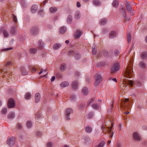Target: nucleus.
<instances>
[{"label":"nucleus","instance_id":"1","mask_svg":"<svg viewBox=\"0 0 147 147\" xmlns=\"http://www.w3.org/2000/svg\"><path fill=\"white\" fill-rule=\"evenodd\" d=\"M132 63L130 61L128 66L127 67L124 73V76L123 77H124V80L123 83L121 85V87L122 88V90H126L127 89H125L127 86L128 85L130 86H132L133 84V82L132 80H126V78H130L132 77L133 75V69L132 68Z\"/></svg>","mask_w":147,"mask_h":147},{"label":"nucleus","instance_id":"2","mask_svg":"<svg viewBox=\"0 0 147 147\" xmlns=\"http://www.w3.org/2000/svg\"><path fill=\"white\" fill-rule=\"evenodd\" d=\"M15 138L14 137H9L7 141V144L10 146L13 145L15 142Z\"/></svg>","mask_w":147,"mask_h":147},{"label":"nucleus","instance_id":"3","mask_svg":"<svg viewBox=\"0 0 147 147\" xmlns=\"http://www.w3.org/2000/svg\"><path fill=\"white\" fill-rule=\"evenodd\" d=\"M69 55H73L74 54L75 59L79 60L81 56L80 54L77 52H74L73 51H70L69 53Z\"/></svg>","mask_w":147,"mask_h":147},{"label":"nucleus","instance_id":"4","mask_svg":"<svg viewBox=\"0 0 147 147\" xmlns=\"http://www.w3.org/2000/svg\"><path fill=\"white\" fill-rule=\"evenodd\" d=\"M95 80L94 83L95 86H97L99 85L102 80V77L99 74H96L95 76Z\"/></svg>","mask_w":147,"mask_h":147},{"label":"nucleus","instance_id":"5","mask_svg":"<svg viewBox=\"0 0 147 147\" xmlns=\"http://www.w3.org/2000/svg\"><path fill=\"white\" fill-rule=\"evenodd\" d=\"M119 69V63L114 64L111 68V71L112 73H114L118 71Z\"/></svg>","mask_w":147,"mask_h":147},{"label":"nucleus","instance_id":"6","mask_svg":"<svg viewBox=\"0 0 147 147\" xmlns=\"http://www.w3.org/2000/svg\"><path fill=\"white\" fill-rule=\"evenodd\" d=\"M73 112V110L70 108H67L65 112V116L67 119L68 120L70 119V115L72 114Z\"/></svg>","mask_w":147,"mask_h":147},{"label":"nucleus","instance_id":"7","mask_svg":"<svg viewBox=\"0 0 147 147\" xmlns=\"http://www.w3.org/2000/svg\"><path fill=\"white\" fill-rule=\"evenodd\" d=\"M82 140L84 144L87 145L89 144L91 142L90 138L87 136H83Z\"/></svg>","mask_w":147,"mask_h":147},{"label":"nucleus","instance_id":"8","mask_svg":"<svg viewBox=\"0 0 147 147\" xmlns=\"http://www.w3.org/2000/svg\"><path fill=\"white\" fill-rule=\"evenodd\" d=\"M15 106V102L13 99L10 98L8 101V107L9 108L14 107Z\"/></svg>","mask_w":147,"mask_h":147},{"label":"nucleus","instance_id":"9","mask_svg":"<svg viewBox=\"0 0 147 147\" xmlns=\"http://www.w3.org/2000/svg\"><path fill=\"white\" fill-rule=\"evenodd\" d=\"M133 136L134 139L136 141H140L141 139V138L138 133L134 132L133 133Z\"/></svg>","mask_w":147,"mask_h":147},{"label":"nucleus","instance_id":"10","mask_svg":"<svg viewBox=\"0 0 147 147\" xmlns=\"http://www.w3.org/2000/svg\"><path fill=\"white\" fill-rule=\"evenodd\" d=\"M4 76L6 77V78L9 79H10L12 81L14 79V76H12V75H11L10 73L9 72H7Z\"/></svg>","mask_w":147,"mask_h":147},{"label":"nucleus","instance_id":"11","mask_svg":"<svg viewBox=\"0 0 147 147\" xmlns=\"http://www.w3.org/2000/svg\"><path fill=\"white\" fill-rule=\"evenodd\" d=\"M17 28V26L14 24L10 30V32L12 34H15L17 32L16 29Z\"/></svg>","mask_w":147,"mask_h":147},{"label":"nucleus","instance_id":"12","mask_svg":"<svg viewBox=\"0 0 147 147\" xmlns=\"http://www.w3.org/2000/svg\"><path fill=\"white\" fill-rule=\"evenodd\" d=\"M38 9V6L36 5H33L30 9L31 11L33 13H35Z\"/></svg>","mask_w":147,"mask_h":147},{"label":"nucleus","instance_id":"13","mask_svg":"<svg viewBox=\"0 0 147 147\" xmlns=\"http://www.w3.org/2000/svg\"><path fill=\"white\" fill-rule=\"evenodd\" d=\"M38 29L36 27L32 28L31 30V32L33 35H35L37 33Z\"/></svg>","mask_w":147,"mask_h":147},{"label":"nucleus","instance_id":"14","mask_svg":"<svg viewBox=\"0 0 147 147\" xmlns=\"http://www.w3.org/2000/svg\"><path fill=\"white\" fill-rule=\"evenodd\" d=\"M82 32L80 30H77L75 34V37L76 38H78L80 37L82 34Z\"/></svg>","mask_w":147,"mask_h":147},{"label":"nucleus","instance_id":"15","mask_svg":"<svg viewBox=\"0 0 147 147\" xmlns=\"http://www.w3.org/2000/svg\"><path fill=\"white\" fill-rule=\"evenodd\" d=\"M15 117L14 113L13 112H9L7 115V118L8 119H12L14 118Z\"/></svg>","mask_w":147,"mask_h":147},{"label":"nucleus","instance_id":"16","mask_svg":"<svg viewBox=\"0 0 147 147\" xmlns=\"http://www.w3.org/2000/svg\"><path fill=\"white\" fill-rule=\"evenodd\" d=\"M113 124L112 123L111 124V127H107V128H104L103 129V131H105L106 132H109L110 133L111 132L112 128L113 127Z\"/></svg>","mask_w":147,"mask_h":147},{"label":"nucleus","instance_id":"17","mask_svg":"<svg viewBox=\"0 0 147 147\" xmlns=\"http://www.w3.org/2000/svg\"><path fill=\"white\" fill-rule=\"evenodd\" d=\"M69 85V84L68 82L64 81L61 83L60 86L62 88H65L68 86Z\"/></svg>","mask_w":147,"mask_h":147},{"label":"nucleus","instance_id":"18","mask_svg":"<svg viewBox=\"0 0 147 147\" xmlns=\"http://www.w3.org/2000/svg\"><path fill=\"white\" fill-rule=\"evenodd\" d=\"M116 36V33L114 31H111L109 34V37L111 38H113Z\"/></svg>","mask_w":147,"mask_h":147},{"label":"nucleus","instance_id":"19","mask_svg":"<svg viewBox=\"0 0 147 147\" xmlns=\"http://www.w3.org/2000/svg\"><path fill=\"white\" fill-rule=\"evenodd\" d=\"M40 95L39 93H36L35 94V102L37 103L38 102L40 99Z\"/></svg>","mask_w":147,"mask_h":147},{"label":"nucleus","instance_id":"20","mask_svg":"<svg viewBox=\"0 0 147 147\" xmlns=\"http://www.w3.org/2000/svg\"><path fill=\"white\" fill-rule=\"evenodd\" d=\"M66 28L65 27L63 26L60 28L59 32L61 34H63L66 32Z\"/></svg>","mask_w":147,"mask_h":147},{"label":"nucleus","instance_id":"21","mask_svg":"<svg viewBox=\"0 0 147 147\" xmlns=\"http://www.w3.org/2000/svg\"><path fill=\"white\" fill-rule=\"evenodd\" d=\"M72 16L69 15H68L67 19V22L68 24H70L72 22Z\"/></svg>","mask_w":147,"mask_h":147},{"label":"nucleus","instance_id":"22","mask_svg":"<svg viewBox=\"0 0 147 147\" xmlns=\"http://www.w3.org/2000/svg\"><path fill=\"white\" fill-rule=\"evenodd\" d=\"M81 17V15L79 12L76 11L74 17L76 19L78 20Z\"/></svg>","mask_w":147,"mask_h":147},{"label":"nucleus","instance_id":"23","mask_svg":"<svg viewBox=\"0 0 147 147\" xmlns=\"http://www.w3.org/2000/svg\"><path fill=\"white\" fill-rule=\"evenodd\" d=\"M107 20L105 18L102 19L100 20V24L101 25H104L107 23Z\"/></svg>","mask_w":147,"mask_h":147},{"label":"nucleus","instance_id":"24","mask_svg":"<svg viewBox=\"0 0 147 147\" xmlns=\"http://www.w3.org/2000/svg\"><path fill=\"white\" fill-rule=\"evenodd\" d=\"M125 7L127 8V10L129 12L131 11L132 10V8L131 6L127 2L125 5Z\"/></svg>","mask_w":147,"mask_h":147},{"label":"nucleus","instance_id":"25","mask_svg":"<svg viewBox=\"0 0 147 147\" xmlns=\"http://www.w3.org/2000/svg\"><path fill=\"white\" fill-rule=\"evenodd\" d=\"M141 57L143 59H146L147 58V52L145 51L142 53L141 55Z\"/></svg>","mask_w":147,"mask_h":147},{"label":"nucleus","instance_id":"26","mask_svg":"<svg viewBox=\"0 0 147 147\" xmlns=\"http://www.w3.org/2000/svg\"><path fill=\"white\" fill-rule=\"evenodd\" d=\"M82 92L84 95H87L88 93V90L87 88L85 87L82 89Z\"/></svg>","mask_w":147,"mask_h":147},{"label":"nucleus","instance_id":"27","mask_svg":"<svg viewBox=\"0 0 147 147\" xmlns=\"http://www.w3.org/2000/svg\"><path fill=\"white\" fill-rule=\"evenodd\" d=\"M38 44L40 49H41L44 47V43L41 40H40L38 41Z\"/></svg>","mask_w":147,"mask_h":147},{"label":"nucleus","instance_id":"28","mask_svg":"<svg viewBox=\"0 0 147 147\" xmlns=\"http://www.w3.org/2000/svg\"><path fill=\"white\" fill-rule=\"evenodd\" d=\"M7 112V108H3L1 111V113L3 115H5L6 113Z\"/></svg>","mask_w":147,"mask_h":147},{"label":"nucleus","instance_id":"29","mask_svg":"<svg viewBox=\"0 0 147 147\" xmlns=\"http://www.w3.org/2000/svg\"><path fill=\"white\" fill-rule=\"evenodd\" d=\"M78 85V82L76 81H74L73 82L72 84V86L74 89H76L77 88Z\"/></svg>","mask_w":147,"mask_h":147},{"label":"nucleus","instance_id":"30","mask_svg":"<svg viewBox=\"0 0 147 147\" xmlns=\"http://www.w3.org/2000/svg\"><path fill=\"white\" fill-rule=\"evenodd\" d=\"M66 68V66L65 64L64 63H62L60 67V69L61 71H63Z\"/></svg>","mask_w":147,"mask_h":147},{"label":"nucleus","instance_id":"31","mask_svg":"<svg viewBox=\"0 0 147 147\" xmlns=\"http://www.w3.org/2000/svg\"><path fill=\"white\" fill-rule=\"evenodd\" d=\"M119 4L118 2L116 0L114 1L112 3V5L113 7H117L118 6Z\"/></svg>","mask_w":147,"mask_h":147},{"label":"nucleus","instance_id":"32","mask_svg":"<svg viewBox=\"0 0 147 147\" xmlns=\"http://www.w3.org/2000/svg\"><path fill=\"white\" fill-rule=\"evenodd\" d=\"M92 2L96 6L100 5L101 4L100 2L98 0H94Z\"/></svg>","mask_w":147,"mask_h":147},{"label":"nucleus","instance_id":"33","mask_svg":"<svg viewBox=\"0 0 147 147\" xmlns=\"http://www.w3.org/2000/svg\"><path fill=\"white\" fill-rule=\"evenodd\" d=\"M36 120H38V119L42 117L41 114L40 112H38L37 113L36 115Z\"/></svg>","mask_w":147,"mask_h":147},{"label":"nucleus","instance_id":"34","mask_svg":"<svg viewBox=\"0 0 147 147\" xmlns=\"http://www.w3.org/2000/svg\"><path fill=\"white\" fill-rule=\"evenodd\" d=\"M140 66L142 68H144L146 67V64L144 61H142L140 63Z\"/></svg>","mask_w":147,"mask_h":147},{"label":"nucleus","instance_id":"35","mask_svg":"<svg viewBox=\"0 0 147 147\" xmlns=\"http://www.w3.org/2000/svg\"><path fill=\"white\" fill-rule=\"evenodd\" d=\"M3 36L5 37H8L9 36V33L7 30H3Z\"/></svg>","mask_w":147,"mask_h":147},{"label":"nucleus","instance_id":"36","mask_svg":"<svg viewBox=\"0 0 147 147\" xmlns=\"http://www.w3.org/2000/svg\"><path fill=\"white\" fill-rule=\"evenodd\" d=\"M85 130L87 132L90 133L92 131V129L89 126H86L85 127Z\"/></svg>","mask_w":147,"mask_h":147},{"label":"nucleus","instance_id":"37","mask_svg":"<svg viewBox=\"0 0 147 147\" xmlns=\"http://www.w3.org/2000/svg\"><path fill=\"white\" fill-rule=\"evenodd\" d=\"M61 45L59 44H55L53 47V48L55 50L58 49L60 47Z\"/></svg>","mask_w":147,"mask_h":147},{"label":"nucleus","instance_id":"38","mask_svg":"<svg viewBox=\"0 0 147 147\" xmlns=\"http://www.w3.org/2000/svg\"><path fill=\"white\" fill-rule=\"evenodd\" d=\"M12 18H13V21L15 22L14 24L16 25V24H17V22H18L17 17L15 15H13Z\"/></svg>","mask_w":147,"mask_h":147},{"label":"nucleus","instance_id":"39","mask_svg":"<svg viewBox=\"0 0 147 147\" xmlns=\"http://www.w3.org/2000/svg\"><path fill=\"white\" fill-rule=\"evenodd\" d=\"M22 74L23 75H27L28 72L25 71V69L23 67H22L21 69Z\"/></svg>","mask_w":147,"mask_h":147},{"label":"nucleus","instance_id":"40","mask_svg":"<svg viewBox=\"0 0 147 147\" xmlns=\"http://www.w3.org/2000/svg\"><path fill=\"white\" fill-rule=\"evenodd\" d=\"M31 94L29 93H27L25 95V98L26 99H29L30 98Z\"/></svg>","mask_w":147,"mask_h":147},{"label":"nucleus","instance_id":"41","mask_svg":"<svg viewBox=\"0 0 147 147\" xmlns=\"http://www.w3.org/2000/svg\"><path fill=\"white\" fill-rule=\"evenodd\" d=\"M57 10L55 7H51L49 9L50 12L51 13H53L55 12Z\"/></svg>","mask_w":147,"mask_h":147},{"label":"nucleus","instance_id":"42","mask_svg":"<svg viewBox=\"0 0 147 147\" xmlns=\"http://www.w3.org/2000/svg\"><path fill=\"white\" fill-rule=\"evenodd\" d=\"M43 10L41 9L38 11V14L39 16H42L43 15Z\"/></svg>","mask_w":147,"mask_h":147},{"label":"nucleus","instance_id":"43","mask_svg":"<svg viewBox=\"0 0 147 147\" xmlns=\"http://www.w3.org/2000/svg\"><path fill=\"white\" fill-rule=\"evenodd\" d=\"M21 2V4L22 6L24 7H25L28 5V4L26 2L25 0H20Z\"/></svg>","mask_w":147,"mask_h":147},{"label":"nucleus","instance_id":"44","mask_svg":"<svg viewBox=\"0 0 147 147\" xmlns=\"http://www.w3.org/2000/svg\"><path fill=\"white\" fill-rule=\"evenodd\" d=\"M93 46H93L92 47V48L93 47V48L92 49V54L94 55H95L96 53V48L95 47V46H94V47Z\"/></svg>","mask_w":147,"mask_h":147},{"label":"nucleus","instance_id":"45","mask_svg":"<svg viewBox=\"0 0 147 147\" xmlns=\"http://www.w3.org/2000/svg\"><path fill=\"white\" fill-rule=\"evenodd\" d=\"M127 37L128 42L129 43L131 42V33L129 32L127 34Z\"/></svg>","mask_w":147,"mask_h":147},{"label":"nucleus","instance_id":"46","mask_svg":"<svg viewBox=\"0 0 147 147\" xmlns=\"http://www.w3.org/2000/svg\"><path fill=\"white\" fill-rule=\"evenodd\" d=\"M27 126L28 128H30L32 126V123L31 121H28L26 123Z\"/></svg>","mask_w":147,"mask_h":147},{"label":"nucleus","instance_id":"47","mask_svg":"<svg viewBox=\"0 0 147 147\" xmlns=\"http://www.w3.org/2000/svg\"><path fill=\"white\" fill-rule=\"evenodd\" d=\"M105 143V142L104 141H102L97 146V147H103L104 144Z\"/></svg>","mask_w":147,"mask_h":147},{"label":"nucleus","instance_id":"48","mask_svg":"<svg viewBox=\"0 0 147 147\" xmlns=\"http://www.w3.org/2000/svg\"><path fill=\"white\" fill-rule=\"evenodd\" d=\"M30 51L31 53H34L37 52V50L36 49H32L30 50Z\"/></svg>","mask_w":147,"mask_h":147},{"label":"nucleus","instance_id":"49","mask_svg":"<svg viewBox=\"0 0 147 147\" xmlns=\"http://www.w3.org/2000/svg\"><path fill=\"white\" fill-rule=\"evenodd\" d=\"M92 107L94 109H97L99 108V106L97 104H94L92 105Z\"/></svg>","mask_w":147,"mask_h":147},{"label":"nucleus","instance_id":"50","mask_svg":"<svg viewBox=\"0 0 147 147\" xmlns=\"http://www.w3.org/2000/svg\"><path fill=\"white\" fill-rule=\"evenodd\" d=\"M121 10L122 11L123 14L124 15H126V12L125 9V8L123 6L122 7V8H121Z\"/></svg>","mask_w":147,"mask_h":147},{"label":"nucleus","instance_id":"51","mask_svg":"<svg viewBox=\"0 0 147 147\" xmlns=\"http://www.w3.org/2000/svg\"><path fill=\"white\" fill-rule=\"evenodd\" d=\"M93 113L92 112H90L88 114V117L89 118H91L93 117Z\"/></svg>","mask_w":147,"mask_h":147},{"label":"nucleus","instance_id":"52","mask_svg":"<svg viewBox=\"0 0 147 147\" xmlns=\"http://www.w3.org/2000/svg\"><path fill=\"white\" fill-rule=\"evenodd\" d=\"M119 51L117 50H116L115 51L114 53L115 55H118L119 54Z\"/></svg>","mask_w":147,"mask_h":147},{"label":"nucleus","instance_id":"53","mask_svg":"<svg viewBox=\"0 0 147 147\" xmlns=\"http://www.w3.org/2000/svg\"><path fill=\"white\" fill-rule=\"evenodd\" d=\"M17 127L18 129H20L22 128V125L21 124L18 123L17 124Z\"/></svg>","mask_w":147,"mask_h":147},{"label":"nucleus","instance_id":"54","mask_svg":"<svg viewBox=\"0 0 147 147\" xmlns=\"http://www.w3.org/2000/svg\"><path fill=\"white\" fill-rule=\"evenodd\" d=\"M31 72L32 73L34 72L36 70V69L34 67L31 68Z\"/></svg>","mask_w":147,"mask_h":147},{"label":"nucleus","instance_id":"55","mask_svg":"<svg viewBox=\"0 0 147 147\" xmlns=\"http://www.w3.org/2000/svg\"><path fill=\"white\" fill-rule=\"evenodd\" d=\"M12 49V48L11 47L9 48H5L4 49H2V51H8L9 50H11Z\"/></svg>","mask_w":147,"mask_h":147},{"label":"nucleus","instance_id":"56","mask_svg":"<svg viewBox=\"0 0 147 147\" xmlns=\"http://www.w3.org/2000/svg\"><path fill=\"white\" fill-rule=\"evenodd\" d=\"M52 146V144L51 142H49L47 144V147H51Z\"/></svg>","mask_w":147,"mask_h":147},{"label":"nucleus","instance_id":"57","mask_svg":"<svg viewBox=\"0 0 147 147\" xmlns=\"http://www.w3.org/2000/svg\"><path fill=\"white\" fill-rule=\"evenodd\" d=\"M76 98V97L75 95H72L71 96L70 98L71 100H75Z\"/></svg>","mask_w":147,"mask_h":147},{"label":"nucleus","instance_id":"58","mask_svg":"<svg viewBox=\"0 0 147 147\" xmlns=\"http://www.w3.org/2000/svg\"><path fill=\"white\" fill-rule=\"evenodd\" d=\"M11 63L10 62H8L6 64L5 66L6 67H7L9 65H11Z\"/></svg>","mask_w":147,"mask_h":147},{"label":"nucleus","instance_id":"59","mask_svg":"<svg viewBox=\"0 0 147 147\" xmlns=\"http://www.w3.org/2000/svg\"><path fill=\"white\" fill-rule=\"evenodd\" d=\"M55 76H53L51 79V82H53L55 80Z\"/></svg>","mask_w":147,"mask_h":147},{"label":"nucleus","instance_id":"60","mask_svg":"<svg viewBox=\"0 0 147 147\" xmlns=\"http://www.w3.org/2000/svg\"><path fill=\"white\" fill-rule=\"evenodd\" d=\"M76 5L78 7H80L81 4L78 1L77 2Z\"/></svg>","mask_w":147,"mask_h":147},{"label":"nucleus","instance_id":"61","mask_svg":"<svg viewBox=\"0 0 147 147\" xmlns=\"http://www.w3.org/2000/svg\"><path fill=\"white\" fill-rule=\"evenodd\" d=\"M48 0H45L43 2V3H42V5H45L48 2Z\"/></svg>","mask_w":147,"mask_h":147},{"label":"nucleus","instance_id":"62","mask_svg":"<svg viewBox=\"0 0 147 147\" xmlns=\"http://www.w3.org/2000/svg\"><path fill=\"white\" fill-rule=\"evenodd\" d=\"M146 126L145 125H143L142 126V129L143 130H146Z\"/></svg>","mask_w":147,"mask_h":147},{"label":"nucleus","instance_id":"63","mask_svg":"<svg viewBox=\"0 0 147 147\" xmlns=\"http://www.w3.org/2000/svg\"><path fill=\"white\" fill-rule=\"evenodd\" d=\"M129 99H128V98H125V106H126V102H128V101H129Z\"/></svg>","mask_w":147,"mask_h":147},{"label":"nucleus","instance_id":"64","mask_svg":"<svg viewBox=\"0 0 147 147\" xmlns=\"http://www.w3.org/2000/svg\"><path fill=\"white\" fill-rule=\"evenodd\" d=\"M44 71V70L42 69H41L40 70V71L39 73V74H40L42 73H43Z\"/></svg>","mask_w":147,"mask_h":147}]
</instances>
